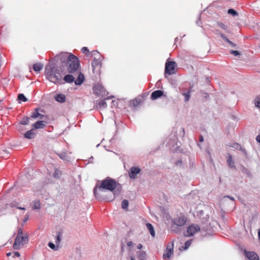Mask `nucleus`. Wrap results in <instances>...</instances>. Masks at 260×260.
<instances>
[{
    "instance_id": "1",
    "label": "nucleus",
    "mask_w": 260,
    "mask_h": 260,
    "mask_svg": "<svg viewBox=\"0 0 260 260\" xmlns=\"http://www.w3.org/2000/svg\"><path fill=\"white\" fill-rule=\"evenodd\" d=\"M56 61H59L64 64L68 72L74 74L78 71L80 67L78 58L72 53L61 52L55 57Z\"/></svg>"
},
{
    "instance_id": "2",
    "label": "nucleus",
    "mask_w": 260,
    "mask_h": 260,
    "mask_svg": "<svg viewBox=\"0 0 260 260\" xmlns=\"http://www.w3.org/2000/svg\"><path fill=\"white\" fill-rule=\"evenodd\" d=\"M117 182L113 179L107 177L103 180L101 183L98 182L93 189V193L95 196L97 194L98 189L101 191L108 190L113 191L116 187Z\"/></svg>"
},
{
    "instance_id": "3",
    "label": "nucleus",
    "mask_w": 260,
    "mask_h": 260,
    "mask_svg": "<svg viewBox=\"0 0 260 260\" xmlns=\"http://www.w3.org/2000/svg\"><path fill=\"white\" fill-rule=\"evenodd\" d=\"M47 79L54 84H58L62 83V76L59 73L58 70L54 67H47L45 70Z\"/></svg>"
},
{
    "instance_id": "4",
    "label": "nucleus",
    "mask_w": 260,
    "mask_h": 260,
    "mask_svg": "<svg viewBox=\"0 0 260 260\" xmlns=\"http://www.w3.org/2000/svg\"><path fill=\"white\" fill-rule=\"evenodd\" d=\"M28 242V235L23 233L21 228L19 229L18 233L13 244V247L15 249H19L23 247Z\"/></svg>"
},
{
    "instance_id": "5",
    "label": "nucleus",
    "mask_w": 260,
    "mask_h": 260,
    "mask_svg": "<svg viewBox=\"0 0 260 260\" xmlns=\"http://www.w3.org/2000/svg\"><path fill=\"white\" fill-rule=\"evenodd\" d=\"M187 221L186 217L182 213L177 215L176 217H174L172 222L174 224L178 226H182L185 225Z\"/></svg>"
},
{
    "instance_id": "6",
    "label": "nucleus",
    "mask_w": 260,
    "mask_h": 260,
    "mask_svg": "<svg viewBox=\"0 0 260 260\" xmlns=\"http://www.w3.org/2000/svg\"><path fill=\"white\" fill-rule=\"evenodd\" d=\"M176 67L177 64L175 61L167 62L165 65V74L169 75L175 74Z\"/></svg>"
},
{
    "instance_id": "7",
    "label": "nucleus",
    "mask_w": 260,
    "mask_h": 260,
    "mask_svg": "<svg viewBox=\"0 0 260 260\" xmlns=\"http://www.w3.org/2000/svg\"><path fill=\"white\" fill-rule=\"evenodd\" d=\"M200 227L197 224H191L187 229V237L193 236L196 233L200 231Z\"/></svg>"
},
{
    "instance_id": "8",
    "label": "nucleus",
    "mask_w": 260,
    "mask_h": 260,
    "mask_svg": "<svg viewBox=\"0 0 260 260\" xmlns=\"http://www.w3.org/2000/svg\"><path fill=\"white\" fill-rule=\"evenodd\" d=\"M93 92L98 96H103L106 93L104 87L100 84H95L92 88Z\"/></svg>"
},
{
    "instance_id": "9",
    "label": "nucleus",
    "mask_w": 260,
    "mask_h": 260,
    "mask_svg": "<svg viewBox=\"0 0 260 260\" xmlns=\"http://www.w3.org/2000/svg\"><path fill=\"white\" fill-rule=\"evenodd\" d=\"M174 242H171L167 245L166 250L163 254V258L169 259L173 253Z\"/></svg>"
},
{
    "instance_id": "10",
    "label": "nucleus",
    "mask_w": 260,
    "mask_h": 260,
    "mask_svg": "<svg viewBox=\"0 0 260 260\" xmlns=\"http://www.w3.org/2000/svg\"><path fill=\"white\" fill-rule=\"evenodd\" d=\"M245 255L249 260H259L258 255L253 251H244Z\"/></svg>"
},
{
    "instance_id": "11",
    "label": "nucleus",
    "mask_w": 260,
    "mask_h": 260,
    "mask_svg": "<svg viewBox=\"0 0 260 260\" xmlns=\"http://www.w3.org/2000/svg\"><path fill=\"white\" fill-rule=\"evenodd\" d=\"M141 171L140 169L138 167H132L129 172V176L131 178H135L137 175Z\"/></svg>"
},
{
    "instance_id": "12",
    "label": "nucleus",
    "mask_w": 260,
    "mask_h": 260,
    "mask_svg": "<svg viewBox=\"0 0 260 260\" xmlns=\"http://www.w3.org/2000/svg\"><path fill=\"white\" fill-rule=\"evenodd\" d=\"M56 154L60 159L64 161L69 160V153L67 150H64L60 152L56 153Z\"/></svg>"
},
{
    "instance_id": "13",
    "label": "nucleus",
    "mask_w": 260,
    "mask_h": 260,
    "mask_svg": "<svg viewBox=\"0 0 260 260\" xmlns=\"http://www.w3.org/2000/svg\"><path fill=\"white\" fill-rule=\"evenodd\" d=\"M81 51L83 53L85 54L87 56L100 55L99 52L97 51L94 50V51H92V52H90L88 49L86 47H83L81 49Z\"/></svg>"
},
{
    "instance_id": "14",
    "label": "nucleus",
    "mask_w": 260,
    "mask_h": 260,
    "mask_svg": "<svg viewBox=\"0 0 260 260\" xmlns=\"http://www.w3.org/2000/svg\"><path fill=\"white\" fill-rule=\"evenodd\" d=\"M93 72L94 73L96 69H100L101 67V62L99 59L94 58L91 62Z\"/></svg>"
},
{
    "instance_id": "15",
    "label": "nucleus",
    "mask_w": 260,
    "mask_h": 260,
    "mask_svg": "<svg viewBox=\"0 0 260 260\" xmlns=\"http://www.w3.org/2000/svg\"><path fill=\"white\" fill-rule=\"evenodd\" d=\"M163 91L160 90H157L153 91L151 95V99L152 100H156L163 95Z\"/></svg>"
},
{
    "instance_id": "16",
    "label": "nucleus",
    "mask_w": 260,
    "mask_h": 260,
    "mask_svg": "<svg viewBox=\"0 0 260 260\" xmlns=\"http://www.w3.org/2000/svg\"><path fill=\"white\" fill-rule=\"evenodd\" d=\"M32 126L36 129L38 128H44L46 125L44 123V121H39L36 122L35 123H34Z\"/></svg>"
},
{
    "instance_id": "17",
    "label": "nucleus",
    "mask_w": 260,
    "mask_h": 260,
    "mask_svg": "<svg viewBox=\"0 0 260 260\" xmlns=\"http://www.w3.org/2000/svg\"><path fill=\"white\" fill-rule=\"evenodd\" d=\"M227 163L230 168H235V162L233 160L232 156L230 154H228Z\"/></svg>"
},
{
    "instance_id": "18",
    "label": "nucleus",
    "mask_w": 260,
    "mask_h": 260,
    "mask_svg": "<svg viewBox=\"0 0 260 260\" xmlns=\"http://www.w3.org/2000/svg\"><path fill=\"white\" fill-rule=\"evenodd\" d=\"M56 101L60 103H63L66 101V96L62 94H58L55 96Z\"/></svg>"
},
{
    "instance_id": "19",
    "label": "nucleus",
    "mask_w": 260,
    "mask_h": 260,
    "mask_svg": "<svg viewBox=\"0 0 260 260\" xmlns=\"http://www.w3.org/2000/svg\"><path fill=\"white\" fill-rule=\"evenodd\" d=\"M84 80V76L83 74L80 72L78 78L77 80L75 81V83L76 85H80L81 84Z\"/></svg>"
},
{
    "instance_id": "20",
    "label": "nucleus",
    "mask_w": 260,
    "mask_h": 260,
    "mask_svg": "<svg viewBox=\"0 0 260 260\" xmlns=\"http://www.w3.org/2000/svg\"><path fill=\"white\" fill-rule=\"evenodd\" d=\"M43 68V65L41 63H36L33 65V69L36 72H40Z\"/></svg>"
},
{
    "instance_id": "21",
    "label": "nucleus",
    "mask_w": 260,
    "mask_h": 260,
    "mask_svg": "<svg viewBox=\"0 0 260 260\" xmlns=\"http://www.w3.org/2000/svg\"><path fill=\"white\" fill-rule=\"evenodd\" d=\"M63 79L67 83H72L74 81L75 78L73 75H67L64 76Z\"/></svg>"
},
{
    "instance_id": "22",
    "label": "nucleus",
    "mask_w": 260,
    "mask_h": 260,
    "mask_svg": "<svg viewBox=\"0 0 260 260\" xmlns=\"http://www.w3.org/2000/svg\"><path fill=\"white\" fill-rule=\"evenodd\" d=\"M146 227L150 232L151 235L154 237L155 236V232L152 225L149 223H146Z\"/></svg>"
},
{
    "instance_id": "23",
    "label": "nucleus",
    "mask_w": 260,
    "mask_h": 260,
    "mask_svg": "<svg viewBox=\"0 0 260 260\" xmlns=\"http://www.w3.org/2000/svg\"><path fill=\"white\" fill-rule=\"evenodd\" d=\"M138 255V258L139 260H144L146 258V253L144 251H141L137 252Z\"/></svg>"
},
{
    "instance_id": "24",
    "label": "nucleus",
    "mask_w": 260,
    "mask_h": 260,
    "mask_svg": "<svg viewBox=\"0 0 260 260\" xmlns=\"http://www.w3.org/2000/svg\"><path fill=\"white\" fill-rule=\"evenodd\" d=\"M34 135H35V134L32 133V130L31 129V130L27 131L25 133V134L24 135V137H25V138H26L27 139H31L34 138Z\"/></svg>"
},
{
    "instance_id": "25",
    "label": "nucleus",
    "mask_w": 260,
    "mask_h": 260,
    "mask_svg": "<svg viewBox=\"0 0 260 260\" xmlns=\"http://www.w3.org/2000/svg\"><path fill=\"white\" fill-rule=\"evenodd\" d=\"M39 109L36 108L35 111L30 115V117L32 118H37L41 115V114L39 112Z\"/></svg>"
},
{
    "instance_id": "26",
    "label": "nucleus",
    "mask_w": 260,
    "mask_h": 260,
    "mask_svg": "<svg viewBox=\"0 0 260 260\" xmlns=\"http://www.w3.org/2000/svg\"><path fill=\"white\" fill-rule=\"evenodd\" d=\"M62 175V172L58 169L55 170L54 173L53 174V176L55 178H59Z\"/></svg>"
},
{
    "instance_id": "27",
    "label": "nucleus",
    "mask_w": 260,
    "mask_h": 260,
    "mask_svg": "<svg viewBox=\"0 0 260 260\" xmlns=\"http://www.w3.org/2000/svg\"><path fill=\"white\" fill-rule=\"evenodd\" d=\"M33 208L34 209H39L41 208V203L39 201H35L33 202Z\"/></svg>"
},
{
    "instance_id": "28",
    "label": "nucleus",
    "mask_w": 260,
    "mask_h": 260,
    "mask_svg": "<svg viewBox=\"0 0 260 260\" xmlns=\"http://www.w3.org/2000/svg\"><path fill=\"white\" fill-rule=\"evenodd\" d=\"M29 118L28 117H24L22 118L20 123L22 125H26L29 123Z\"/></svg>"
},
{
    "instance_id": "29",
    "label": "nucleus",
    "mask_w": 260,
    "mask_h": 260,
    "mask_svg": "<svg viewBox=\"0 0 260 260\" xmlns=\"http://www.w3.org/2000/svg\"><path fill=\"white\" fill-rule=\"evenodd\" d=\"M98 106L100 109L105 108L107 106V104L105 100H101L98 103Z\"/></svg>"
},
{
    "instance_id": "30",
    "label": "nucleus",
    "mask_w": 260,
    "mask_h": 260,
    "mask_svg": "<svg viewBox=\"0 0 260 260\" xmlns=\"http://www.w3.org/2000/svg\"><path fill=\"white\" fill-rule=\"evenodd\" d=\"M191 242H192L191 239L186 241L185 243V244H184V246L182 247V249L183 250H186L187 249H188L189 248V247L190 246V245L191 244Z\"/></svg>"
},
{
    "instance_id": "31",
    "label": "nucleus",
    "mask_w": 260,
    "mask_h": 260,
    "mask_svg": "<svg viewBox=\"0 0 260 260\" xmlns=\"http://www.w3.org/2000/svg\"><path fill=\"white\" fill-rule=\"evenodd\" d=\"M128 206V202L126 200H124L121 203V207L123 209H126Z\"/></svg>"
},
{
    "instance_id": "32",
    "label": "nucleus",
    "mask_w": 260,
    "mask_h": 260,
    "mask_svg": "<svg viewBox=\"0 0 260 260\" xmlns=\"http://www.w3.org/2000/svg\"><path fill=\"white\" fill-rule=\"evenodd\" d=\"M18 99L19 100L23 102H26L27 101V99L25 98L24 94L22 93H20L18 94Z\"/></svg>"
},
{
    "instance_id": "33",
    "label": "nucleus",
    "mask_w": 260,
    "mask_h": 260,
    "mask_svg": "<svg viewBox=\"0 0 260 260\" xmlns=\"http://www.w3.org/2000/svg\"><path fill=\"white\" fill-rule=\"evenodd\" d=\"M190 91H188L187 92L183 93V95L185 97V102H187L189 100L190 97Z\"/></svg>"
},
{
    "instance_id": "34",
    "label": "nucleus",
    "mask_w": 260,
    "mask_h": 260,
    "mask_svg": "<svg viewBox=\"0 0 260 260\" xmlns=\"http://www.w3.org/2000/svg\"><path fill=\"white\" fill-rule=\"evenodd\" d=\"M61 233L58 232L56 237L55 243L56 245H58L61 241Z\"/></svg>"
},
{
    "instance_id": "35",
    "label": "nucleus",
    "mask_w": 260,
    "mask_h": 260,
    "mask_svg": "<svg viewBox=\"0 0 260 260\" xmlns=\"http://www.w3.org/2000/svg\"><path fill=\"white\" fill-rule=\"evenodd\" d=\"M228 13L233 15V16L237 15V12L233 9H230L228 10Z\"/></svg>"
},
{
    "instance_id": "36",
    "label": "nucleus",
    "mask_w": 260,
    "mask_h": 260,
    "mask_svg": "<svg viewBox=\"0 0 260 260\" xmlns=\"http://www.w3.org/2000/svg\"><path fill=\"white\" fill-rule=\"evenodd\" d=\"M217 25L219 27L224 30H225L227 28V27L222 22H218Z\"/></svg>"
},
{
    "instance_id": "37",
    "label": "nucleus",
    "mask_w": 260,
    "mask_h": 260,
    "mask_svg": "<svg viewBox=\"0 0 260 260\" xmlns=\"http://www.w3.org/2000/svg\"><path fill=\"white\" fill-rule=\"evenodd\" d=\"M220 36L221 37V38L224 40L225 41H226V42L228 43H231V41H230L225 36L224 34H220Z\"/></svg>"
},
{
    "instance_id": "38",
    "label": "nucleus",
    "mask_w": 260,
    "mask_h": 260,
    "mask_svg": "<svg viewBox=\"0 0 260 260\" xmlns=\"http://www.w3.org/2000/svg\"><path fill=\"white\" fill-rule=\"evenodd\" d=\"M48 246L49 247L53 249V250H56L57 248H56V246L53 243H51V242H49V244H48Z\"/></svg>"
},
{
    "instance_id": "39",
    "label": "nucleus",
    "mask_w": 260,
    "mask_h": 260,
    "mask_svg": "<svg viewBox=\"0 0 260 260\" xmlns=\"http://www.w3.org/2000/svg\"><path fill=\"white\" fill-rule=\"evenodd\" d=\"M230 52L235 56H237L240 54V52L238 51L231 50Z\"/></svg>"
},
{
    "instance_id": "40",
    "label": "nucleus",
    "mask_w": 260,
    "mask_h": 260,
    "mask_svg": "<svg viewBox=\"0 0 260 260\" xmlns=\"http://www.w3.org/2000/svg\"><path fill=\"white\" fill-rule=\"evenodd\" d=\"M255 105L256 107L260 108V98L257 99L255 102Z\"/></svg>"
},
{
    "instance_id": "41",
    "label": "nucleus",
    "mask_w": 260,
    "mask_h": 260,
    "mask_svg": "<svg viewBox=\"0 0 260 260\" xmlns=\"http://www.w3.org/2000/svg\"><path fill=\"white\" fill-rule=\"evenodd\" d=\"M139 102L138 101V100H135L134 101H133V105L134 106H137V105L139 104Z\"/></svg>"
},
{
    "instance_id": "42",
    "label": "nucleus",
    "mask_w": 260,
    "mask_h": 260,
    "mask_svg": "<svg viewBox=\"0 0 260 260\" xmlns=\"http://www.w3.org/2000/svg\"><path fill=\"white\" fill-rule=\"evenodd\" d=\"M204 141V138L203 136L201 135L199 138V142H202Z\"/></svg>"
},
{
    "instance_id": "43",
    "label": "nucleus",
    "mask_w": 260,
    "mask_h": 260,
    "mask_svg": "<svg viewBox=\"0 0 260 260\" xmlns=\"http://www.w3.org/2000/svg\"><path fill=\"white\" fill-rule=\"evenodd\" d=\"M256 140L257 142H258V143H260V135H258L256 137Z\"/></svg>"
},
{
    "instance_id": "44",
    "label": "nucleus",
    "mask_w": 260,
    "mask_h": 260,
    "mask_svg": "<svg viewBox=\"0 0 260 260\" xmlns=\"http://www.w3.org/2000/svg\"><path fill=\"white\" fill-rule=\"evenodd\" d=\"M14 254L15 256L19 257L20 256V253L18 252H14Z\"/></svg>"
},
{
    "instance_id": "45",
    "label": "nucleus",
    "mask_w": 260,
    "mask_h": 260,
    "mask_svg": "<svg viewBox=\"0 0 260 260\" xmlns=\"http://www.w3.org/2000/svg\"><path fill=\"white\" fill-rule=\"evenodd\" d=\"M142 248V245L141 244H139L138 245H137V248L139 249H140Z\"/></svg>"
},
{
    "instance_id": "46",
    "label": "nucleus",
    "mask_w": 260,
    "mask_h": 260,
    "mask_svg": "<svg viewBox=\"0 0 260 260\" xmlns=\"http://www.w3.org/2000/svg\"><path fill=\"white\" fill-rule=\"evenodd\" d=\"M231 46L233 47H236V44H235L234 43H233L232 42H231V43H228Z\"/></svg>"
},
{
    "instance_id": "47",
    "label": "nucleus",
    "mask_w": 260,
    "mask_h": 260,
    "mask_svg": "<svg viewBox=\"0 0 260 260\" xmlns=\"http://www.w3.org/2000/svg\"><path fill=\"white\" fill-rule=\"evenodd\" d=\"M127 245L128 246H131L133 245V242L132 241H129L127 242Z\"/></svg>"
},
{
    "instance_id": "48",
    "label": "nucleus",
    "mask_w": 260,
    "mask_h": 260,
    "mask_svg": "<svg viewBox=\"0 0 260 260\" xmlns=\"http://www.w3.org/2000/svg\"><path fill=\"white\" fill-rule=\"evenodd\" d=\"M45 116L42 114H41V115H40V116H39V117L40 118V119H43L44 117H45Z\"/></svg>"
},
{
    "instance_id": "49",
    "label": "nucleus",
    "mask_w": 260,
    "mask_h": 260,
    "mask_svg": "<svg viewBox=\"0 0 260 260\" xmlns=\"http://www.w3.org/2000/svg\"><path fill=\"white\" fill-rule=\"evenodd\" d=\"M258 237L259 240H260V229L258 231Z\"/></svg>"
},
{
    "instance_id": "50",
    "label": "nucleus",
    "mask_w": 260,
    "mask_h": 260,
    "mask_svg": "<svg viewBox=\"0 0 260 260\" xmlns=\"http://www.w3.org/2000/svg\"><path fill=\"white\" fill-rule=\"evenodd\" d=\"M11 255V252H9V253H8L7 254V255L8 256H10Z\"/></svg>"
},
{
    "instance_id": "51",
    "label": "nucleus",
    "mask_w": 260,
    "mask_h": 260,
    "mask_svg": "<svg viewBox=\"0 0 260 260\" xmlns=\"http://www.w3.org/2000/svg\"><path fill=\"white\" fill-rule=\"evenodd\" d=\"M27 219H28V217H25V218H24V222L26 221Z\"/></svg>"
},
{
    "instance_id": "52",
    "label": "nucleus",
    "mask_w": 260,
    "mask_h": 260,
    "mask_svg": "<svg viewBox=\"0 0 260 260\" xmlns=\"http://www.w3.org/2000/svg\"><path fill=\"white\" fill-rule=\"evenodd\" d=\"M18 208L21 210H25V208L22 207H19Z\"/></svg>"
},
{
    "instance_id": "53",
    "label": "nucleus",
    "mask_w": 260,
    "mask_h": 260,
    "mask_svg": "<svg viewBox=\"0 0 260 260\" xmlns=\"http://www.w3.org/2000/svg\"><path fill=\"white\" fill-rule=\"evenodd\" d=\"M228 198H229L231 200H234V198H232V197H230L229 196H228Z\"/></svg>"
},
{
    "instance_id": "54",
    "label": "nucleus",
    "mask_w": 260,
    "mask_h": 260,
    "mask_svg": "<svg viewBox=\"0 0 260 260\" xmlns=\"http://www.w3.org/2000/svg\"><path fill=\"white\" fill-rule=\"evenodd\" d=\"M131 260H135V258L133 257H131Z\"/></svg>"
},
{
    "instance_id": "55",
    "label": "nucleus",
    "mask_w": 260,
    "mask_h": 260,
    "mask_svg": "<svg viewBox=\"0 0 260 260\" xmlns=\"http://www.w3.org/2000/svg\"><path fill=\"white\" fill-rule=\"evenodd\" d=\"M236 145H237L238 146H239V144H236Z\"/></svg>"
}]
</instances>
